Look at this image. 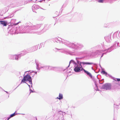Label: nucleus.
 I'll list each match as a JSON object with an SVG mask.
<instances>
[{
    "label": "nucleus",
    "mask_w": 120,
    "mask_h": 120,
    "mask_svg": "<svg viewBox=\"0 0 120 120\" xmlns=\"http://www.w3.org/2000/svg\"><path fill=\"white\" fill-rule=\"evenodd\" d=\"M14 58H15L16 60H17L18 58V56L17 55H15L14 56Z\"/></svg>",
    "instance_id": "1a4fd4ad"
},
{
    "label": "nucleus",
    "mask_w": 120,
    "mask_h": 120,
    "mask_svg": "<svg viewBox=\"0 0 120 120\" xmlns=\"http://www.w3.org/2000/svg\"><path fill=\"white\" fill-rule=\"evenodd\" d=\"M0 24H2L4 26H7V22L4 21H0Z\"/></svg>",
    "instance_id": "423d86ee"
},
{
    "label": "nucleus",
    "mask_w": 120,
    "mask_h": 120,
    "mask_svg": "<svg viewBox=\"0 0 120 120\" xmlns=\"http://www.w3.org/2000/svg\"><path fill=\"white\" fill-rule=\"evenodd\" d=\"M86 64V65H91L92 64H93V63H89V62H80V64H79V65L80 66H81V67L82 66H81V64Z\"/></svg>",
    "instance_id": "39448f33"
},
{
    "label": "nucleus",
    "mask_w": 120,
    "mask_h": 120,
    "mask_svg": "<svg viewBox=\"0 0 120 120\" xmlns=\"http://www.w3.org/2000/svg\"><path fill=\"white\" fill-rule=\"evenodd\" d=\"M104 87L106 90L110 89H111V86L109 84L107 83L105 85Z\"/></svg>",
    "instance_id": "20e7f679"
},
{
    "label": "nucleus",
    "mask_w": 120,
    "mask_h": 120,
    "mask_svg": "<svg viewBox=\"0 0 120 120\" xmlns=\"http://www.w3.org/2000/svg\"><path fill=\"white\" fill-rule=\"evenodd\" d=\"M59 98L57 97L56 98L60 100L62 99L63 98V95L61 94L60 93L59 95Z\"/></svg>",
    "instance_id": "0eeeda50"
},
{
    "label": "nucleus",
    "mask_w": 120,
    "mask_h": 120,
    "mask_svg": "<svg viewBox=\"0 0 120 120\" xmlns=\"http://www.w3.org/2000/svg\"><path fill=\"white\" fill-rule=\"evenodd\" d=\"M11 117H10V116L9 117H8V119L7 120H8L10 118H11Z\"/></svg>",
    "instance_id": "ddd939ff"
},
{
    "label": "nucleus",
    "mask_w": 120,
    "mask_h": 120,
    "mask_svg": "<svg viewBox=\"0 0 120 120\" xmlns=\"http://www.w3.org/2000/svg\"><path fill=\"white\" fill-rule=\"evenodd\" d=\"M28 81L30 84H32V81L31 77L29 75H26L24 76L22 80L21 83L25 82V81Z\"/></svg>",
    "instance_id": "f257e3e1"
},
{
    "label": "nucleus",
    "mask_w": 120,
    "mask_h": 120,
    "mask_svg": "<svg viewBox=\"0 0 120 120\" xmlns=\"http://www.w3.org/2000/svg\"><path fill=\"white\" fill-rule=\"evenodd\" d=\"M81 67H82V66L80 67H78V66L75 67L74 68V70L76 72H79L80 70L81 71Z\"/></svg>",
    "instance_id": "f03ea898"
},
{
    "label": "nucleus",
    "mask_w": 120,
    "mask_h": 120,
    "mask_svg": "<svg viewBox=\"0 0 120 120\" xmlns=\"http://www.w3.org/2000/svg\"><path fill=\"white\" fill-rule=\"evenodd\" d=\"M101 73L102 74H105V75H107V73L104 71H102L101 72Z\"/></svg>",
    "instance_id": "6e6552de"
},
{
    "label": "nucleus",
    "mask_w": 120,
    "mask_h": 120,
    "mask_svg": "<svg viewBox=\"0 0 120 120\" xmlns=\"http://www.w3.org/2000/svg\"><path fill=\"white\" fill-rule=\"evenodd\" d=\"M116 79V80H115V81H120V79L117 78V79Z\"/></svg>",
    "instance_id": "f8f14e48"
},
{
    "label": "nucleus",
    "mask_w": 120,
    "mask_h": 120,
    "mask_svg": "<svg viewBox=\"0 0 120 120\" xmlns=\"http://www.w3.org/2000/svg\"><path fill=\"white\" fill-rule=\"evenodd\" d=\"M103 0H98V2L100 3H103Z\"/></svg>",
    "instance_id": "9b49d317"
},
{
    "label": "nucleus",
    "mask_w": 120,
    "mask_h": 120,
    "mask_svg": "<svg viewBox=\"0 0 120 120\" xmlns=\"http://www.w3.org/2000/svg\"><path fill=\"white\" fill-rule=\"evenodd\" d=\"M81 68H82L81 71H84L85 73H86L87 75H89L90 77L91 78L92 77V75L88 71L86 70H85L83 68V67H81Z\"/></svg>",
    "instance_id": "7ed1b4c3"
},
{
    "label": "nucleus",
    "mask_w": 120,
    "mask_h": 120,
    "mask_svg": "<svg viewBox=\"0 0 120 120\" xmlns=\"http://www.w3.org/2000/svg\"><path fill=\"white\" fill-rule=\"evenodd\" d=\"M16 114L15 113H14L11 114L10 116V117H12L14 116H15V115Z\"/></svg>",
    "instance_id": "9d476101"
}]
</instances>
